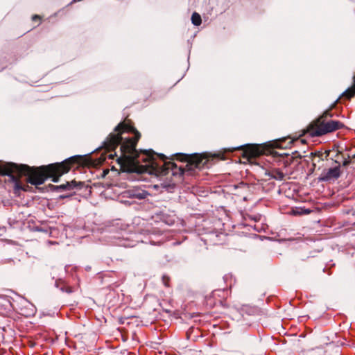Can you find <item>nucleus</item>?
Segmentation results:
<instances>
[{"label": "nucleus", "instance_id": "obj_20", "mask_svg": "<svg viewBox=\"0 0 355 355\" xmlns=\"http://www.w3.org/2000/svg\"><path fill=\"white\" fill-rule=\"evenodd\" d=\"M170 282H171V279L167 275H164L162 277V282L163 284L166 286V287H169L170 286Z\"/></svg>", "mask_w": 355, "mask_h": 355}, {"label": "nucleus", "instance_id": "obj_16", "mask_svg": "<svg viewBox=\"0 0 355 355\" xmlns=\"http://www.w3.org/2000/svg\"><path fill=\"white\" fill-rule=\"evenodd\" d=\"M291 212L294 216H302L309 214L311 212V211L309 209L296 207L295 209H293Z\"/></svg>", "mask_w": 355, "mask_h": 355}, {"label": "nucleus", "instance_id": "obj_3", "mask_svg": "<svg viewBox=\"0 0 355 355\" xmlns=\"http://www.w3.org/2000/svg\"><path fill=\"white\" fill-rule=\"evenodd\" d=\"M331 116V110L325 111L322 116L312 121L305 130H302L303 135H308L311 137H319L344 127L342 122L332 120Z\"/></svg>", "mask_w": 355, "mask_h": 355}, {"label": "nucleus", "instance_id": "obj_21", "mask_svg": "<svg viewBox=\"0 0 355 355\" xmlns=\"http://www.w3.org/2000/svg\"><path fill=\"white\" fill-rule=\"evenodd\" d=\"M254 230L258 231V232H260L262 230H263V228L262 227V224H261V226L259 225H258V224H256V225H254Z\"/></svg>", "mask_w": 355, "mask_h": 355}, {"label": "nucleus", "instance_id": "obj_2", "mask_svg": "<svg viewBox=\"0 0 355 355\" xmlns=\"http://www.w3.org/2000/svg\"><path fill=\"white\" fill-rule=\"evenodd\" d=\"M128 133H132L133 137L124 138L121 142V156L118 157L117 162L123 171H136V158L138 150L136 149L141 134L133 126V130Z\"/></svg>", "mask_w": 355, "mask_h": 355}, {"label": "nucleus", "instance_id": "obj_24", "mask_svg": "<svg viewBox=\"0 0 355 355\" xmlns=\"http://www.w3.org/2000/svg\"><path fill=\"white\" fill-rule=\"evenodd\" d=\"M68 292H72V289L71 288H69V290H67Z\"/></svg>", "mask_w": 355, "mask_h": 355}, {"label": "nucleus", "instance_id": "obj_7", "mask_svg": "<svg viewBox=\"0 0 355 355\" xmlns=\"http://www.w3.org/2000/svg\"><path fill=\"white\" fill-rule=\"evenodd\" d=\"M157 155L158 154L155 153L152 150L138 151L136 158L137 170L133 172L142 173L149 171L150 168L155 171V168L159 167Z\"/></svg>", "mask_w": 355, "mask_h": 355}, {"label": "nucleus", "instance_id": "obj_15", "mask_svg": "<svg viewBox=\"0 0 355 355\" xmlns=\"http://www.w3.org/2000/svg\"><path fill=\"white\" fill-rule=\"evenodd\" d=\"M161 305L162 306L163 311H165L166 313H171L173 312V308L174 307V306L173 304L172 300H164Z\"/></svg>", "mask_w": 355, "mask_h": 355}, {"label": "nucleus", "instance_id": "obj_5", "mask_svg": "<svg viewBox=\"0 0 355 355\" xmlns=\"http://www.w3.org/2000/svg\"><path fill=\"white\" fill-rule=\"evenodd\" d=\"M133 130V122L131 119L125 118V120L119 123L114 128V132L110 133L103 143V147L107 151L114 150L121 141L123 139L122 135L129 132Z\"/></svg>", "mask_w": 355, "mask_h": 355}, {"label": "nucleus", "instance_id": "obj_18", "mask_svg": "<svg viewBox=\"0 0 355 355\" xmlns=\"http://www.w3.org/2000/svg\"><path fill=\"white\" fill-rule=\"evenodd\" d=\"M192 24L195 26H200L202 23L201 16L198 12H193L191 16Z\"/></svg>", "mask_w": 355, "mask_h": 355}, {"label": "nucleus", "instance_id": "obj_22", "mask_svg": "<svg viewBox=\"0 0 355 355\" xmlns=\"http://www.w3.org/2000/svg\"><path fill=\"white\" fill-rule=\"evenodd\" d=\"M60 188L63 189H69L71 188V184L67 182L66 184H62L60 186Z\"/></svg>", "mask_w": 355, "mask_h": 355}, {"label": "nucleus", "instance_id": "obj_6", "mask_svg": "<svg viewBox=\"0 0 355 355\" xmlns=\"http://www.w3.org/2000/svg\"><path fill=\"white\" fill-rule=\"evenodd\" d=\"M285 141L284 139H279L275 141V146L267 145V144H247L238 148V150H242V157L246 159L249 162L252 159L260 157L263 155H268L271 153L272 147L275 148H283L282 143Z\"/></svg>", "mask_w": 355, "mask_h": 355}, {"label": "nucleus", "instance_id": "obj_4", "mask_svg": "<svg viewBox=\"0 0 355 355\" xmlns=\"http://www.w3.org/2000/svg\"><path fill=\"white\" fill-rule=\"evenodd\" d=\"M174 156L176 160L187 163L183 168V172L193 171L195 168H209L215 159H224L223 154H211L208 153L193 155L178 153Z\"/></svg>", "mask_w": 355, "mask_h": 355}, {"label": "nucleus", "instance_id": "obj_19", "mask_svg": "<svg viewBox=\"0 0 355 355\" xmlns=\"http://www.w3.org/2000/svg\"><path fill=\"white\" fill-rule=\"evenodd\" d=\"M32 21L35 23H37V25L40 24L42 21V17L38 15H34L32 16Z\"/></svg>", "mask_w": 355, "mask_h": 355}, {"label": "nucleus", "instance_id": "obj_17", "mask_svg": "<svg viewBox=\"0 0 355 355\" xmlns=\"http://www.w3.org/2000/svg\"><path fill=\"white\" fill-rule=\"evenodd\" d=\"M355 96V83L348 88L343 94V97L347 100L351 99Z\"/></svg>", "mask_w": 355, "mask_h": 355}, {"label": "nucleus", "instance_id": "obj_1", "mask_svg": "<svg viewBox=\"0 0 355 355\" xmlns=\"http://www.w3.org/2000/svg\"><path fill=\"white\" fill-rule=\"evenodd\" d=\"M90 164L91 159L86 155H75L62 162L38 167L14 163L12 178L15 182V193H17L19 191H27L29 188L28 184L21 182L22 176H26V182L33 185L42 184L49 178H51L53 182H57L60 176L68 173L73 167L88 166Z\"/></svg>", "mask_w": 355, "mask_h": 355}, {"label": "nucleus", "instance_id": "obj_12", "mask_svg": "<svg viewBox=\"0 0 355 355\" xmlns=\"http://www.w3.org/2000/svg\"><path fill=\"white\" fill-rule=\"evenodd\" d=\"M13 162H3L0 160V175H8L12 178L13 174Z\"/></svg>", "mask_w": 355, "mask_h": 355}, {"label": "nucleus", "instance_id": "obj_13", "mask_svg": "<svg viewBox=\"0 0 355 355\" xmlns=\"http://www.w3.org/2000/svg\"><path fill=\"white\" fill-rule=\"evenodd\" d=\"M200 336H201V333L198 328L191 327L186 332L187 339L189 340L196 341Z\"/></svg>", "mask_w": 355, "mask_h": 355}, {"label": "nucleus", "instance_id": "obj_23", "mask_svg": "<svg viewBox=\"0 0 355 355\" xmlns=\"http://www.w3.org/2000/svg\"><path fill=\"white\" fill-rule=\"evenodd\" d=\"M115 156H116V153H114V154H112L111 153V154L109 155L108 157H109L110 159H113L114 157H115Z\"/></svg>", "mask_w": 355, "mask_h": 355}, {"label": "nucleus", "instance_id": "obj_9", "mask_svg": "<svg viewBox=\"0 0 355 355\" xmlns=\"http://www.w3.org/2000/svg\"><path fill=\"white\" fill-rule=\"evenodd\" d=\"M157 162L159 163V167L157 168H155V171L159 173H165L168 170H173L176 167V164L174 162L171 161H166V157L164 155H158Z\"/></svg>", "mask_w": 355, "mask_h": 355}, {"label": "nucleus", "instance_id": "obj_11", "mask_svg": "<svg viewBox=\"0 0 355 355\" xmlns=\"http://www.w3.org/2000/svg\"><path fill=\"white\" fill-rule=\"evenodd\" d=\"M12 306L10 297L7 295H0V313L10 311Z\"/></svg>", "mask_w": 355, "mask_h": 355}, {"label": "nucleus", "instance_id": "obj_14", "mask_svg": "<svg viewBox=\"0 0 355 355\" xmlns=\"http://www.w3.org/2000/svg\"><path fill=\"white\" fill-rule=\"evenodd\" d=\"M269 175L275 180H282L284 178V173L279 168H272L268 172Z\"/></svg>", "mask_w": 355, "mask_h": 355}, {"label": "nucleus", "instance_id": "obj_10", "mask_svg": "<svg viewBox=\"0 0 355 355\" xmlns=\"http://www.w3.org/2000/svg\"><path fill=\"white\" fill-rule=\"evenodd\" d=\"M340 175V166H336L329 168L327 171L324 172L321 177L320 180L328 181L332 179H337Z\"/></svg>", "mask_w": 355, "mask_h": 355}, {"label": "nucleus", "instance_id": "obj_8", "mask_svg": "<svg viewBox=\"0 0 355 355\" xmlns=\"http://www.w3.org/2000/svg\"><path fill=\"white\" fill-rule=\"evenodd\" d=\"M227 297V290L216 289L205 297V304L209 309L217 305L225 306Z\"/></svg>", "mask_w": 355, "mask_h": 355}]
</instances>
